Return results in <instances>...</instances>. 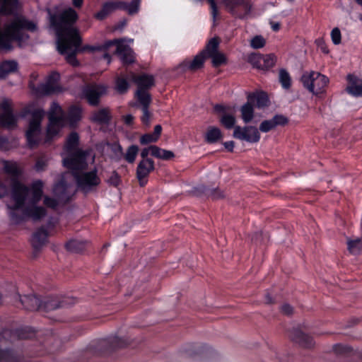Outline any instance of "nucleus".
I'll return each mask as SVG.
<instances>
[{
    "label": "nucleus",
    "instance_id": "1",
    "mask_svg": "<svg viewBox=\"0 0 362 362\" xmlns=\"http://www.w3.org/2000/svg\"><path fill=\"white\" fill-rule=\"evenodd\" d=\"M4 171L12 177L11 201L7 204L11 221L18 224L28 218L36 221L46 216V210L36 204L42 195V181L38 180L29 188L21 184L18 178L22 170L18 164L13 160H2Z\"/></svg>",
    "mask_w": 362,
    "mask_h": 362
},
{
    "label": "nucleus",
    "instance_id": "2",
    "mask_svg": "<svg viewBox=\"0 0 362 362\" xmlns=\"http://www.w3.org/2000/svg\"><path fill=\"white\" fill-rule=\"evenodd\" d=\"M19 7L18 0H0L1 50H11L13 41L23 46L29 38L25 32L37 29L36 23L17 13Z\"/></svg>",
    "mask_w": 362,
    "mask_h": 362
},
{
    "label": "nucleus",
    "instance_id": "3",
    "mask_svg": "<svg viewBox=\"0 0 362 362\" xmlns=\"http://www.w3.org/2000/svg\"><path fill=\"white\" fill-rule=\"evenodd\" d=\"M47 12L50 24L56 31L57 50L62 54H66L69 64L77 66L76 53L79 50L81 39L78 30L72 26L78 18L77 13L71 8L59 15L52 14L50 9H47Z\"/></svg>",
    "mask_w": 362,
    "mask_h": 362
},
{
    "label": "nucleus",
    "instance_id": "4",
    "mask_svg": "<svg viewBox=\"0 0 362 362\" xmlns=\"http://www.w3.org/2000/svg\"><path fill=\"white\" fill-rule=\"evenodd\" d=\"M63 165L71 170L78 188L84 193L92 191L100 183L96 169L90 172H83L88 167L85 153L78 152L69 158H64Z\"/></svg>",
    "mask_w": 362,
    "mask_h": 362
},
{
    "label": "nucleus",
    "instance_id": "5",
    "mask_svg": "<svg viewBox=\"0 0 362 362\" xmlns=\"http://www.w3.org/2000/svg\"><path fill=\"white\" fill-rule=\"evenodd\" d=\"M69 173L62 174L60 180L54 185L53 194L55 198L48 196L44 197V204L51 209H55L60 204L67 203L75 193L73 186L66 182L65 180Z\"/></svg>",
    "mask_w": 362,
    "mask_h": 362
},
{
    "label": "nucleus",
    "instance_id": "6",
    "mask_svg": "<svg viewBox=\"0 0 362 362\" xmlns=\"http://www.w3.org/2000/svg\"><path fill=\"white\" fill-rule=\"evenodd\" d=\"M27 114L31 115V119L29 122L28 129L26 131V138L28 145L30 148H34L37 146L40 140L41 134V121L45 115V112L42 109H36L30 111L26 109L22 117H25Z\"/></svg>",
    "mask_w": 362,
    "mask_h": 362
},
{
    "label": "nucleus",
    "instance_id": "7",
    "mask_svg": "<svg viewBox=\"0 0 362 362\" xmlns=\"http://www.w3.org/2000/svg\"><path fill=\"white\" fill-rule=\"evenodd\" d=\"M300 81L309 92L314 95L320 93L329 83L328 78L319 72L310 71L303 74Z\"/></svg>",
    "mask_w": 362,
    "mask_h": 362
},
{
    "label": "nucleus",
    "instance_id": "8",
    "mask_svg": "<svg viewBox=\"0 0 362 362\" xmlns=\"http://www.w3.org/2000/svg\"><path fill=\"white\" fill-rule=\"evenodd\" d=\"M226 9L239 18H246L250 13L252 5L247 0H222Z\"/></svg>",
    "mask_w": 362,
    "mask_h": 362
},
{
    "label": "nucleus",
    "instance_id": "9",
    "mask_svg": "<svg viewBox=\"0 0 362 362\" xmlns=\"http://www.w3.org/2000/svg\"><path fill=\"white\" fill-rule=\"evenodd\" d=\"M12 102L8 98H4L0 104V127L6 129L15 128L17 125V116L13 113L11 108Z\"/></svg>",
    "mask_w": 362,
    "mask_h": 362
},
{
    "label": "nucleus",
    "instance_id": "10",
    "mask_svg": "<svg viewBox=\"0 0 362 362\" xmlns=\"http://www.w3.org/2000/svg\"><path fill=\"white\" fill-rule=\"evenodd\" d=\"M233 136L235 139L246 141L249 143H257L260 139L259 130L253 126L234 127Z\"/></svg>",
    "mask_w": 362,
    "mask_h": 362
},
{
    "label": "nucleus",
    "instance_id": "11",
    "mask_svg": "<svg viewBox=\"0 0 362 362\" xmlns=\"http://www.w3.org/2000/svg\"><path fill=\"white\" fill-rule=\"evenodd\" d=\"M106 92V87L100 84H90L85 86L82 90L83 96L91 105L95 106L99 103L100 98Z\"/></svg>",
    "mask_w": 362,
    "mask_h": 362
},
{
    "label": "nucleus",
    "instance_id": "12",
    "mask_svg": "<svg viewBox=\"0 0 362 362\" xmlns=\"http://www.w3.org/2000/svg\"><path fill=\"white\" fill-rule=\"evenodd\" d=\"M113 45H117L116 52L119 56L122 63L129 64L134 62V52L129 45L124 44L119 40H114L106 42L105 47L107 49Z\"/></svg>",
    "mask_w": 362,
    "mask_h": 362
},
{
    "label": "nucleus",
    "instance_id": "13",
    "mask_svg": "<svg viewBox=\"0 0 362 362\" xmlns=\"http://www.w3.org/2000/svg\"><path fill=\"white\" fill-rule=\"evenodd\" d=\"M249 62L255 68L260 70H267L274 65L275 57L273 54H253L249 57Z\"/></svg>",
    "mask_w": 362,
    "mask_h": 362
},
{
    "label": "nucleus",
    "instance_id": "14",
    "mask_svg": "<svg viewBox=\"0 0 362 362\" xmlns=\"http://www.w3.org/2000/svg\"><path fill=\"white\" fill-rule=\"evenodd\" d=\"M60 76L57 72H52L47 78L46 82L39 86V92L44 95L59 93L62 89L58 84Z\"/></svg>",
    "mask_w": 362,
    "mask_h": 362
},
{
    "label": "nucleus",
    "instance_id": "15",
    "mask_svg": "<svg viewBox=\"0 0 362 362\" xmlns=\"http://www.w3.org/2000/svg\"><path fill=\"white\" fill-rule=\"evenodd\" d=\"M154 170V161L152 159H145L139 161L136 168V177L140 186L143 187L147 183V177Z\"/></svg>",
    "mask_w": 362,
    "mask_h": 362
},
{
    "label": "nucleus",
    "instance_id": "16",
    "mask_svg": "<svg viewBox=\"0 0 362 362\" xmlns=\"http://www.w3.org/2000/svg\"><path fill=\"white\" fill-rule=\"evenodd\" d=\"M78 135L76 132H72L69 137L67 138L66 145L64 147V150L66 153H67V156L64 158H69L72 155H74L75 153H77L78 152H82L86 153V158H87L88 156L89 155L88 151H82L77 149L76 147L78 144Z\"/></svg>",
    "mask_w": 362,
    "mask_h": 362
},
{
    "label": "nucleus",
    "instance_id": "17",
    "mask_svg": "<svg viewBox=\"0 0 362 362\" xmlns=\"http://www.w3.org/2000/svg\"><path fill=\"white\" fill-rule=\"evenodd\" d=\"M42 300V306L40 308V310L42 311H50L59 308L64 307L71 303L69 298H66L62 301H60L56 297H45Z\"/></svg>",
    "mask_w": 362,
    "mask_h": 362
},
{
    "label": "nucleus",
    "instance_id": "18",
    "mask_svg": "<svg viewBox=\"0 0 362 362\" xmlns=\"http://www.w3.org/2000/svg\"><path fill=\"white\" fill-rule=\"evenodd\" d=\"M288 122V119L282 115H276L270 119L264 120L259 125V131L268 132L277 126H283Z\"/></svg>",
    "mask_w": 362,
    "mask_h": 362
},
{
    "label": "nucleus",
    "instance_id": "19",
    "mask_svg": "<svg viewBox=\"0 0 362 362\" xmlns=\"http://www.w3.org/2000/svg\"><path fill=\"white\" fill-rule=\"evenodd\" d=\"M124 6V3L121 1H107L103 4L100 11L95 13V17L98 20H103L115 11L122 9Z\"/></svg>",
    "mask_w": 362,
    "mask_h": 362
},
{
    "label": "nucleus",
    "instance_id": "20",
    "mask_svg": "<svg viewBox=\"0 0 362 362\" xmlns=\"http://www.w3.org/2000/svg\"><path fill=\"white\" fill-rule=\"evenodd\" d=\"M206 56L204 54V52H201L194 57L193 60H185L180 65L179 69L182 71H185L187 70L189 71H196L201 67H202Z\"/></svg>",
    "mask_w": 362,
    "mask_h": 362
},
{
    "label": "nucleus",
    "instance_id": "21",
    "mask_svg": "<svg viewBox=\"0 0 362 362\" xmlns=\"http://www.w3.org/2000/svg\"><path fill=\"white\" fill-rule=\"evenodd\" d=\"M349 85L347 86L346 92L354 96L360 97L362 95V80L353 74L347 76Z\"/></svg>",
    "mask_w": 362,
    "mask_h": 362
},
{
    "label": "nucleus",
    "instance_id": "22",
    "mask_svg": "<svg viewBox=\"0 0 362 362\" xmlns=\"http://www.w3.org/2000/svg\"><path fill=\"white\" fill-rule=\"evenodd\" d=\"M20 297V302L22 305L28 310H40L42 306V300L37 298L35 295H26Z\"/></svg>",
    "mask_w": 362,
    "mask_h": 362
},
{
    "label": "nucleus",
    "instance_id": "23",
    "mask_svg": "<svg viewBox=\"0 0 362 362\" xmlns=\"http://www.w3.org/2000/svg\"><path fill=\"white\" fill-rule=\"evenodd\" d=\"M66 124V119H49V124L47 129L46 141H50L58 134L61 128Z\"/></svg>",
    "mask_w": 362,
    "mask_h": 362
},
{
    "label": "nucleus",
    "instance_id": "24",
    "mask_svg": "<svg viewBox=\"0 0 362 362\" xmlns=\"http://www.w3.org/2000/svg\"><path fill=\"white\" fill-rule=\"evenodd\" d=\"M291 337L302 346L310 348L314 345L313 338L299 329H294Z\"/></svg>",
    "mask_w": 362,
    "mask_h": 362
},
{
    "label": "nucleus",
    "instance_id": "25",
    "mask_svg": "<svg viewBox=\"0 0 362 362\" xmlns=\"http://www.w3.org/2000/svg\"><path fill=\"white\" fill-rule=\"evenodd\" d=\"M133 80L139 89L148 90L154 86V77L152 75L144 74L134 76Z\"/></svg>",
    "mask_w": 362,
    "mask_h": 362
},
{
    "label": "nucleus",
    "instance_id": "26",
    "mask_svg": "<svg viewBox=\"0 0 362 362\" xmlns=\"http://www.w3.org/2000/svg\"><path fill=\"white\" fill-rule=\"evenodd\" d=\"M249 100L252 105L256 104L257 108H264L269 105V100L267 95L264 92L254 93L247 96Z\"/></svg>",
    "mask_w": 362,
    "mask_h": 362
},
{
    "label": "nucleus",
    "instance_id": "27",
    "mask_svg": "<svg viewBox=\"0 0 362 362\" xmlns=\"http://www.w3.org/2000/svg\"><path fill=\"white\" fill-rule=\"evenodd\" d=\"M47 232L44 228L38 229L32 237V245L35 250H39L47 241Z\"/></svg>",
    "mask_w": 362,
    "mask_h": 362
},
{
    "label": "nucleus",
    "instance_id": "28",
    "mask_svg": "<svg viewBox=\"0 0 362 362\" xmlns=\"http://www.w3.org/2000/svg\"><path fill=\"white\" fill-rule=\"evenodd\" d=\"M18 64L15 60H6L0 64V78H5L8 74L17 71Z\"/></svg>",
    "mask_w": 362,
    "mask_h": 362
},
{
    "label": "nucleus",
    "instance_id": "29",
    "mask_svg": "<svg viewBox=\"0 0 362 362\" xmlns=\"http://www.w3.org/2000/svg\"><path fill=\"white\" fill-rule=\"evenodd\" d=\"M241 118L246 124L250 123L254 118L255 112L253 105L247 100L240 108Z\"/></svg>",
    "mask_w": 362,
    "mask_h": 362
},
{
    "label": "nucleus",
    "instance_id": "30",
    "mask_svg": "<svg viewBox=\"0 0 362 362\" xmlns=\"http://www.w3.org/2000/svg\"><path fill=\"white\" fill-rule=\"evenodd\" d=\"M88 243L83 240L74 239L66 244L67 250L74 253H79L85 250Z\"/></svg>",
    "mask_w": 362,
    "mask_h": 362
},
{
    "label": "nucleus",
    "instance_id": "31",
    "mask_svg": "<svg viewBox=\"0 0 362 362\" xmlns=\"http://www.w3.org/2000/svg\"><path fill=\"white\" fill-rule=\"evenodd\" d=\"M222 138V133L218 127H209L205 134V141L209 144H214Z\"/></svg>",
    "mask_w": 362,
    "mask_h": 362
},
{
    "label": "nucleus",
    "instance_id": "32",
    "mask_svg": "<svg viewBox=\"0 0 362 362\" xmlns=\"http://www.w3.org/2000/svg\"><path fill=\"white\" fill-rule=\"evenodd\" d=\"M81 118V109L76 106H71L66 117V121L68 120L69 125L74 127Z\"/></svg>",
    "mask_w": 362,
    "mask_h": 362
},
{
    "label": "nucleus",
    "instance_id": "33",
    "mask_svg": "<svg viewBox=\"0 0 362 362\" xmlns=\"http://www.w3.org/2000/svg\"><path fill=\"white\" fill-rule=\"evenodd\" d=\"M135 96L141 104V108L149 107V105L151 102V97L148 93V90L138 88L135 93Z\"/></svg>",
    "mask_w": 362,
    "mask_h": 362
},
{
    "label": "nucleus",
    "instance_id": "34",
    "mask_svg": "<svg viewBox=\"0 0 362 362\" xmlns=\"http://www.w3.org/2000/svg\"><path fill=\"white\" fill-rule=\"evenodd\" d=\"M48 117L49 119H66V115L62 107L55 102L52 103L51 105L48 112Z\"/></svg>",
    "mask_w": 362,
    "mask_h": 362
},
{
    "label": "nucleus",
    "instance_id": "35",
    "mask_svg": "<svg viewBox=\"0 0 362 362\" xmlns=\"http://www.w3.org/2000/svg\"><path fill=\"white\" fill-rule=\"evenodd\" d=\"M91 119L99 124H107L110 120V113L107 109H101L95 112Z\"/></svg>",
    "mask_w": 362,
    "mask_h": 362
},
{
    "label": "nucleus",
    "instance_id": "36",
    "mask_svg": "<svg viewBox=\"0 0 362 362\" xmlns=\"http://www.w3.org/2000/svg\"><path fill=\"white\" fill-rule=\"evenodd\" d=\"M171 151L165 150L156 146L153 148V156L162 160H170L174 157Z\"/></svg>",
    "mask_w": 362,
    "mask_h": 362
},
{
    "label": "nucleus",
    "instance_id": "37",
    "mask_svg": "<svg viewBox=\"0 0 362 362\" xmlns=\"http://www.w3.org/2000/svg\"><path fill=\"white\" fill-rule=\"evenodd\" d=\"M129 88V83L127 78L119 76L115 81V89L120 93L123 94L126 93Z\"/></svg>",
    "mask_w": 362,
    "mask_h": 362
},
{
    "label": "nucleus",
    "instance_id": "38",
    "mask_svg": "<svg viewBox=\"0 0 362 362\" xmlns=\"http://www.w3.org/2000/svg\"><path fill=\"white\" fill-rule=\"evenodd\" d=\"M219 42L217 38L214 37L209 40L206 46V48L202 52H204L205 56H210L218 52Z\"/></svg>",
    "mask_w": 362,
    "mask_h": 362
},
{
    "label": "nucleus",
    "instance_id": "39",
    "mask_svg": "<svg viewBox=\"0 0 362 362\" xmlns=\"http://www.w3.org/2000/svg\"><path fill=\"white\" fill-rule=\"evenodd\" d=\"M348 250L354 255L359 254L362 250V242L360 238L354 240H348Z\"/></svg>",
    "mask_w": 362,
    "mask_h": 362
},
{
    "label": "nucleus",
    "instance_id": "40",
    "mask_svg": "<svg viewBox=\"0 0 362 362\" xmlns=\"http://www.w3.org/2000/svg\"><path fill=\"white\" fill-rule=\"evenodd\" d=\"M139 152V147L136 145H131L127 150L126 153L124 155V159L129 163H133L136 158Z\"/></svg>",
    "mask_w": 362,
    "mask_h": 362
},
{
    "label": "nucleus",
    "instance_id": "41",
    "mask_svg": "<svg viewBox=\"0 0 362 362\" xmlns=\"http://www.w3.org/2000/svg\"><path fill=\"white\" fill-rule=\"evenodd\" d=\"M279 81L284 88L288 89L291 87V78L288 72L285 69L279 71Z\"/></svg>",
    "mask_w": 362,
    "mask_h": 362
},
{
    "label": "nucleus",
    "instance_id": "42",
    "mask_svg": "<svg viewBox=\"0 0 362 362\" xmlns=\"http://www.w3.org/2000/svg\"><path fill=\"white\" fill-rule=\"evenodd\" d=\"M220 122L226 129H229L234 127L235 123V118L233 115L227 113L223 114Z\"/></svg>",
    "mask_w": 362,
    "mask_h": 362
},
{
    "label": "nucleus",
    "instance_id": "43",
    "mask_svg": "<svg viewBox=\"0 0 362 362\" xmlns=\"http://www.w3.org/2000/svg\"><path fill=\"white\" fill-rule=\"evenodd\" d=\"M208 57L211 59L212 64L215 67H218L226 62V56L219 52H217Z\"/></svg>",
    "mask_w": 362,
    "mask_h": 362
},
{
    "label": "nucleus",
    "instance_id": "44",
    "mask_svg": "<svg viewBox=\"0 0 362 362\" xmlns=\"http://www.w3.org/2000/svg\"><path fill=\"white\" fill-rule=\"evenodd\" d=\"M48 161H49V158L47 156H46L45 155L41 156L40 157H39L37 159L36 163L34 166V169L37 172L44 171L47 166Z\"/></svg>",
    "mask_w": 362,
    "mask_h": 362
},
{
    "label": "nucleus",
    "instance_id": "45",
    "mask_svg": "<svg viewBox=\"0 0 362 362\" xmlns=\"http://www.w3.org/2000/svg\"><path fill=\"white\" fill-rule=\"evenodd\" d=\"M140 0H132L129 4H124L122 9H126L129 14H134L138 12Z\"/></svg>",
    "mask_w": 362,
    "mask_h": 362
},
{
    "label": "nucleus",
    "instance_id": "46",
    "mask_svg": "<svg viewBox=\"0 0 362 362\" xmlns=\"http://www.w3.org/2000/svg\"><path fill=\"white\" fill-rule=\"evenodd\" d=\"M250 45L254 49H259L264 46L265 40L261 35H257L251 40Z\"/></svg>",
    "mask_w": 362,
    "mask_h": 362
},
{
    "label": "nucleus",
    "instance_id": "47",
    "mask_svg": "<svg viewBox=\"0 0 362 362\" xmlns=\"http://www.w3.org/2000/svg\"><path fill=\"white\" fill-rule=\"evenodd\" d=\"M331 38L332 41L334 45H339L341 43V32L338 28H334L331 31Z\"/></svg>",
    "mask_w": 362,
    "mask_h": 362
},
{
    "label": "nucleus",
    "instance_id": "48",
    "mask_svg": "<svg viewBox=\"0 0 362 362\" xmlns=\"http://www.w3.org/2000/svg\"><path fill=\"white\" fill-rule=\"evenodd\" d=\"M158 141V139L154 136L153 134H146L141 136L140 143L143 145H146L150 143H153Z\"/></svg>",
    "mask_w": 362,
    "mask_h": 362
},
{
    "label": "nucleus",
    "instance_id": "49",
    "mask_svg": "<svg viewBox=\"0 0 362 362\" xmlns=\"http://www.w3.org/2000/svg\"><path fill=\"white\" fill-rule=\"evenodd\" d=\"M143 115L141 117V122L144 124L148 126L150 124V119L151 114L148 110V107L141 108Z\"/></svg>",
    "mask_w": 362,
    "mask_h": 362
},
{
    "label": "nucleus",
    "instance_id": "50",
    "mask_svg": "<svg viewBox=\"0 0 362 362\" xmlns=\"http://www.w3.org/2000/svg\"><path fill=\"white\" fill-rule=\"evenodd\" d=\"M156 146L155 145L150 146L147 148H144L141 151V157L142 160L149 159L148 156L150 154L153 156V148Z\"/></svg>",
    "mask_w": 362,
    "mask_h": 362
},
{
    "label": "nucleus",
    "instance_id": "51",
    "mask_svg": "<svg viewBox=\"0 0 362 362\" xmlns=\"http://www.w3.org/2000/svg\"><path fill=\"white\" fill-rule=\"evenodd\" d=\"M208 194L213 199H218L223 197V192L217 189L210 190Z\"/></svg>",
    "mask_w": 362,
    "mask_h": 362
},
{
    "label": "nucleus",
    "instance_id": "52",
    "mask_svg": "<svg viewBox=\"0 0 362 362\" xmlns=\"http://www.w3.org/2000/svg\"><path fill=\"white\" fill-rule=\"evenodd\" d=\"M0 148L4 151L10 148V144L6 137L0 136Z\"/></svg>",
    "mask_w": 362,
    "mask_h": 362
},
{
    "label": "nucleus",
    "instance_id": "53",
    "mask_svg": "<svg viewBox=\"0 0 362 362\" xmlns=\"http://www.w3.org/2000/svg\"><path fill=\"white\" fill-rule=\"evenodd\" d=\"M210 4L211 9V14L213 16L214 21H215L216 17L218 14V9L216 6V4L214 0H207Z\"/></svg>",
    "mask_w": 362,
    "mask_h": 362
},
{
    "label": "nucleus",
    "instance_id": "54",
    "mask_svg": "<svg viewBox=\"0 0 362 362\" xmlns=\"http://www.w3.org/2000/svg\"><path fill=\"white\" fill-rule=\"evenodd\" d=\"M119 175L115 172L109 179V182L114 186H117L119 183Z\"/></svg>",
    "mask_w": 362,
    "mask_h": 362
},
{
    "label": "nucleus",
    "instance_id": "55",
    "mask_svg": "<svg viewBox=\"0 0 362 362\" xmlns=\"http://www.w3.org/2000/svg\"><path fill=\"white\" fill-rule=\"evenodd\" d=\"M112 151L117 156H122L124 155L122 147L119 144H115L112 146Z\"/></svg>",
    "mask_w": 362,
    "mask_h": 362
},
{
    "label": "nucleus",
    "instance_id": "56",
    "mask_svg": "<svg viewBox=\"0 0 362 362\" xmlns=\"http://www.w3.org/2000/svg\"><path fill=\"white\" fill-rule=\"evenodd\" d=\"M281 311L286 315H291L293 312V308L288 304H285L282 305Z\"/></svg>",
    "mask_w": 362,
    "mask_h": 362
},
{
    "label": "nucleus",
    "instance_id": "57",
    "mask_svg": "<svg viewBox=\"0 0 362 362\" xmlns=\"http://www.w3.org/2000/svg\"><path fill=\"white\" fill-rule=\"evenodd\" d=\"M223 146L228 151L232 152L235 146V143L233 141H226L223 143Z\"/></svg>",
    "mask_w": 362,
    "mask_h": 362
},
{
    "label": "nucleus",
    "instance_id": "58",
    "mask_svg": "<svg viewBox=\"0 0 362 362\" xmlns=\"http://www.w3.org/2000/svg\"><path fill=\"white\" fill-rule=\"evenodd\" d=\"M162 132V127L160 124L156 125L154 127V132L153 135L156 136L158 139H159L160 134Z\"/></svg>",
    "mask_w": 362,
    "mask_h": 362
},
{
    "label": "nucleus",
    "instance_id": "59",
    "mask_svg": "<svg viewBox=\"0 0 362 362\" xmlns=\"http://www.w3.org/2000/svg\"><path fill=\"white\" fill-rule=\"evenodd\" d=\"M8 192L7 187L0 182V198L6 194Z\"/></svg>",
    "mask_w": 362,
    "mask_h": 362
},
{
    "label": "nucleus",
    "instance_id": "60",
    "mask_svg": "<svg viewBox=\"0 0 362 362\" xmlns=\"http://www.w3.org/2000/svg\"><path fill=\"white\" fill-rule=\"evenodd\" d=\"M214 109L218 112H221L223 114H226V107L221 105H216L214 107Z\"/></svg>",
    "mask_w": 362,
    "mask_h": 362
},
{
    "label": "nucleus",
    "instance_id": "61",
    "mask_svg": "<svg viewBox=\"0 0 362 362\" xmlns=\"http://www.w3.org/2000/svg\"><path fill=\"white\" fill-rule=\"evenodd\" d=\"M124 122L127 124L130 125L133 122L134 117L132 115H127L124 116Z\"/></svg>",
    "mask_w": 362,
    "mask_h": 362
},
{
    "label": "nucleus",
    "instance_id": "62",
    "mask_svg": "<svg viewBox=\"0 0 362 362\" xmlns=\"http://www.w3.org/2000/svg\"><path fill=\"white\" fill-rule=\"evenodd\" d=\"M271 26L274 31H278L280 29V24L277 22H272Z\"/></svg>",
    "mask_w": 362,
    "mask_h": 362
},
{
    "label": "nucleus",
    "instance_id": "63",
    "mask_svg": "<svg viewBox=\"0 0 362 362\" xmlns=\"http://www.w3.org/2000/svg\"><path fill=\"white\" fill-rule=\"evenodd\" d=\"M83 0H72V4L75 7L80 8L83 5Z\"/></svg>",
    "mask_w": 362,
    "mask_h": 362
},
{
    "label": "nucleus",
    "instance_id": "64",
    "mask_svg": "<svg viewBox=\"0 0 362 362\" xmlns=\"http://www.w3.org/2000/svg\"><path fill=\"white\" fill-rule=\"evenodd\" d=\"M103 58L107 61V64H109L111 62V57L108 54H104Z\"/></svg>",
    "mask_w": 362,
    "mask_h": 362
}]
</instances>
